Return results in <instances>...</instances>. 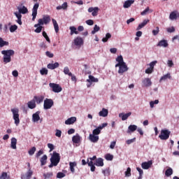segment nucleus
<instances>
[{
  "mask_svg": "<svg viewBox=\"0 0 179 179\" xmlns=\"http://www.w3.org/2000/svg\"><path fill=\"white\" fill-rule=\"evenodd\" d=\"M1 54L3 55V59L5 64H8L12 61V58L10 57L15 55V50H2Z\"/></svg>",
  "mask_w": 179,
  "mask_h": 179,
  "instance_id": "obj_1",
  "label": "nucleus"
},
{
  "mask_svg": "<svg viewBox=\"0 0 179 179\" xmlns=\"http://www.w3.org/2000/svg\"><path fill=\"white\" fill-rule=\"evenodd\" d=\"M51 22V17L48 15H43V18H40L38 20V23L34 24V27H37V26H43V24H48Z\"/></svg>",
  "mask_w": 179,
  "mask_h": 179,
  "instance_id": "obj_2",
  "label": "nucleus"
},
{
  "mask_svg": "<svg viewBox=\"0 0 179 179\" xmlns=\"http://www.w3.org/2000/svg\"><path fill=\"white\" fill-rule=\"evenodd\" d=\"M11 112L13 113V118L14 120V122L17 127L19 124H20V119H19V109L13 108L11 109Z\"/></svg>",
  "mask_w": 179,
  "mask_h": 179,
  "instance_id": "obj_3",
  "label": "nucleus"
},
{
  "mask_svg": "<svg viewBox=\"0 0 179 179\" xmlns=\"http://www.w3.org/2000/svg\"><path fill=\"white\" fill-rule=\"evenodd\" d=\"M50 162H52L53 164H56L58 166V164L59 163V162H61V155H59V153L54 151L52 155L50 157Z\"/></svg>",
  "mask_w": 179,
  "mask_h": 179,
  "instance_id": "obj_4",
  "label": "nucleus"
},
{
  "mask_svg": "<svg viewBox=\"0 0 179 179\" xmlns=\"http://www.w3.org/2000/svg\"><path fill=\"white\" fill-rule=\"evenodd\" d=\"M170 134H171V131H170L169 129H162L159 138L161 139V141H167V139L170 138Z\"/></svg>",
  "mask_w": 179,
  "mask_h": 179,
  "instance_id": "obj_5",
  "label": "nucleus"
},
{
  "mask_svg": "<svg viewBox=\"0 0 179 179\" xmlns=\"http://www.w3.org/2000/svg\"><path fill=\"white\" fill-rule=\"evenodd\" d=\"M118 73L120 75H123L124 72L128 71V66H127V63H123L122 64H115V68H118Z\"/></svg>",
  "mask_w": 179,
  "mask_h": 179,
  "instance_id": "obj_6",
  "label": "nucleus"
},
{
  "mask_svg": "<svg viewBox=\"0 0 179 179\" xmlns=\"http://www.w3.org/2000/svg\"><path fill=\"white\" fill-rule=\"evenodd\" d=\"M52 106H54V101L52 99L46 98L44 100V103H43L44 110H50V108H51Z\"/></svg>",
  "mask_w": 179,
  "mask_h": 179,
  "instance_id": "obj_7",
  "label": "nucleus"
},
{
  "mask_svg": "<svg viewBox=\"0 0 179 179\" xmlns=\"http://www.w3.org/2000/svg\"><path fill=\"white\" fill-rule=\"evenodd\" d=\"M49 86L50 87H51V89H52V92H54L55 93H59L62 92V87H61V86H59V85L58 84L50 83L49 84Z\"/></svg>",
  "mask_w": 179,
  "mask_h": 179,
  "instance_id": "obj_8",
  "label": "nucleus"
},
{
  "mask_svg": "<svg viewBox=\"0 0 179 179\" xmlns=\"http://www.w3.org/2000/svg\"><path fill=\"white\" fill-rule=\"evenodd\" d=\"M39 6H40V4L38 3H36L34 5V7L32 8V20H33V22H34V20H36V17H37V10H38Z\"/></svg>",
  "mask_w": 179,
  "mask_h": 179,
  "instance_id": "obj_9",
  "label": "nucleus"
},
{
  "mask_svg": "<svg viewBox=\"0 0 179 179\" xmlns=\"http://www.w3.org/2000/svg\"><path fill=\"white\" fill-rule=\"evenodd\" d=\"M73 43H74V45H76V47H82L85 41H83V38L82 37L78 36L74 38Z\"/></svg>",
  "mask_w": 179,
  "mask_h": 179,
  "instance_id": "obj_10",
  "label": "nucleus"
},
{
  "mask_svg": "<svg viewBox=\"0 0 179 179\" xmlns=\"http://www.w3.org/2000/svg\"><path fill=\"white\" fill-rule=\"evenodd\" d=\"M152 164H153V162L152 161H148V162H143L141 164V167L144 170H148V169H150V167H152Z\"/></svg>",
  "mask_w": 179,
  "mask_h": 179,
  "instance_id": "obj_11",
  "label": "nucleus"
},
{
  "mask_svg": "<svg viewBox=\"0 0 179 179\" xmlns=\"http://www.w3.org/2000/svg\"><path fill=\"white\" fill-rule=\"evenodd\" d=\"M142 84L144 87H149L152 85V80H150L149 78H144L142 81Z\"/></svg>",
  "mask_w": 179,
  "mask_h": 179,
  "instance_id": "obj_12",
  "label": "nucleus"
},
{
  "mask_svg": "<svg viewBox=\"0 0 179 179\" xmlns=\"http://www.w3.org/2000/svg\"><path fill=\"white\" fill-rule=\"evenodd\" d=\"M132 115V113L129 112L127 113H120L119 117L122 118V121H126V120H128V117H131Z\"/></svg>",
  "mask_w": 179,
  "mask_h": 179,
  "instance_id": "obj_13",
  "label": "nucleus"
},
{
  "mask_svg": "<svg viewBox=\"0 0 179 179\" xmlns=\"http://www.w3.org/2000/svg\"><path fill=\"white\" fill-rule=\"evenodd\" d=\"M179 17V13L177 10L173 11L169 15L170 20H177V17Z\"/></svg>",
  "mask_w": 179,
  "mask_h": 179,
  "instance_id": "obj_14",
  "label": "nucleus"
},
{
  "mask_svg": "<svg viewBox=\"0 0 179 179\" xmlns=\"http://www.w3.org/2000/svg\"><path fill=\"white\" fill-rule=\"evenodd\" d=\"M94 165L97 167H103L104 166V160L103 158H98L95 160Z\"/></svg>",
  "mask_w": 179,
  "mask_h": 179,
  "instance_id": "obj_15",
  "label": "nucleus"
},
{
  "mask_svg": "<svg viewBox=\"0 0 179 179\" xmlns=\"http://www.w3.org/2000/svg\"><path fill=\"white\" fill-rule=\"evenodd\" d=\"M15 16H16V17L17 18V20H16L17 23H18V24H20V26H22V13L20 12H15L14 13Z\"/></svg>",
  "mask_w": 179,
  "mask_h": 179,
  "instance_id": "obj_16",
  "label": "nucleus"
},
{
  "mask_svg": "<svg viewBox=\"0 0 179 179\" xmlns=\"http://www.w3.org/2000/svg\"><path fill=\"white\" fill-rule=\"evenodd\" d=\"M76 122V117H71L65 121L66 125H72Z\"/></svg>",
  "mask_w": 179,
  "mask_h": 179,
  "instance_id": "obj_17",
  "label": "nucleus"
},
{
  "mask_svg": "<svg viewBox=\"0 0 179 179\" xmlns=\"http://www.w3.org/2000/svg\"><path fill=\"white\" fill-rule=\"evenodd\" d=\"M18 12L21 13L22 15H26V13H29V9L27 8L26 6H22L21 7H18Z\"/></svg>",
  "mask_w": 179,
  "mask_h": 179,
  "instance_id": "obj_18",
  "label": "nucleus"
},
{
  "mask_svg": "<svg viewBox=\"0 0 179 179\" xmlns=\"http://www.w3.org/2000/svg\"><path fill=\"white\" fill-rule=\"evenodd\" d=\"M89 139L91 142L93 143H96V142H99V136H96L94 134H90Z\"/></svg>",
  "mask_w": 179,
  "mask_h": 179,
  "instance_id": "obj_19",
  "label": "nucleus"
},
{
  "mask_svg": "<svg viewBox=\"0 0 179 179\" xmlns=\"http://www.w3.org/2000/svg\"><path fill=\"white\" fill-rule=\"evenodd\" d=\"M32 120L34 122H38V121H40V111H37L32 115Z\"/></svg>",
  "mask_w": 179,
  "mask_h": 179,
  "instance_id": "obj_20",
  "label": "nucleus"
},
{
  "mask_svg": "<svg viewBox=\"0 0 179 179\" xmlns=\"http://www.w3.org/2000/svg\"><path fill=\"white\" fill-rule=\"evenodd\" d=\"M150 20H144L143 22L138 24V26L136 28V30H141V29H143L146 24L149 23Z\"/></svg>",
  "mask_w": 179,
  "mask_h": 179,
  "instance_id": "obj_21",
  "label": "nucleus"
},
{
  "mask_svg": "<svg viewBox=\"0 0 179 179\" xmlns=\"http://www.w3.org/2000/svg\"><path fill=\"white\" fill-rule=\"evenodd\" d=\"M59 66V63L55 62L54 64H48L47 66L48 69H57Z\"/></svg>",
  "mask_w": 179,
  "mask_h": 179,
  "instance_id": "obj_22",
  "label": "nucleus"
},
{
  "mask_svg": "<svg viewBox=\"0 0 179 179\" xmlns=\"http://www.w3.org/2000/svg\"><path fill=\"white\" fill-rule=\"evenodd\" d=\"M138 129V126L135 124H131L128 127L127 134H130V132H135Z\"/></svg>",
  "mask_w": 179,
  "mask_h": 179,
  "instance_id": "obj_23",
  "label": "nucleus"
},
{
  "mask_svg": "<svg viewBox=\"0 0 179 179\" xmlns=\"http://www.w3.org/2000/svg\"><path fill=\"white\" fill-rule=\"evenodd\" d=\"M28 108L31 110L36 108V100L32 99L31 101H28L27 103Z\"/></svg>",
  "mask_w": 179,
  "mask_h": 179,
  "instance_id": "obj_24",
  "label": "nucleus"
},
{
  "mask_svg": "<svg viewBox=\"0 0 179 179\" xmlns=\"http://www.w3.org/2000/svg\"><path fill=\"white\" fill-rule=\"evenodd\" d=\"M134 2H135V1L134 0H127L124 1L123 7L126 9H127L128 8H131V5H132Z\"/></svg>",
  "mask_w": 179,
  "mask_h": 179,
  "instance_id": "obj_25",
  "label": "nucleus"
},
{
  "mask_svg": "<svg viewBox=\"0 0 179 179\" xmlns=\"http://www.w3.org/2000/svg\"><path fill=\"white\" fill-rule=\"evenodd\" d=\"M52 22L53 23L55 31L58 33V31H59V25H58V22H57V20L54 18L52 19Z\"/></svg>",
  "mask_w": 179,
  "mask_h": 179,
  "instance_id": "obj_26",
  "label": "nucleus"
},
{
  "mask_svg": "<svg viewBox=\"0 0 179 179\" xmlns=\"http://www.w3.org/2000/svg\"><path fill=\"white\" fill-rule=\"evenodd\" d=\"M99 115L100 117H107L108 115V110L103 108L101 111L99 113Z\"/></svg>",
  "mask_w": 179,
  "mask_h": 179,
  "instance_id": "obj_27",
  "label": "nucleus"
},
{
  "mask_svg": "<svg viewBox=\"0 0 179 179\" xmlns=\"http://www.w3.org/2000/svg\"><path fill=\"white\" fill-rule=\"evenodd\" d=\"M17 143V140L16 139V138L13 137L11 138L10 148L12 149H16L17 148V147H16Z\"/></svg>",
  "mask_w": 179,
  "mask_h": 179,
  "instance_id": "obj_28",
  "label": "nucleus"
},
{
  "mask_svg": "<svg viewBox=\"0 0 179 179\" xmlns=\"http://www.w3.org/2000/svg\"><path fill=\"white\" fill-rule=\"evenodd\" d=\"M72 141L73 143H79L80 142V136L77 134L76 136L72 137Z\"/></svg>",
  "mask_w": 179,
  "mask_h": 179,
  "instance_id": "obj_29",
  "label": "nucleus"
},
{
  "mask_svg": "<svg viewBox=\"0 0 179 179\" xmlns=\"http://www.w3.org/2000/svg\"><path fill=\"white\" fill-rule=\"evenodd\" d=\"M34 100H35L37 104H40L41 103H43L44 100V97L43 96H34Z\"/></svg>",
  "mask_w": 179,
  "mask_h": 179,
  "instance_id": "obj_30",
  "label": "nucleus"
},
{
  "mask_svg": "<svg viewBox=\"0 0 179 179\" xmlns=\"http://www.w3.org/2000/svg\"><path fill=\"white\" fill-rule=\"evenodd\" d=\"M157 47H169V43H167V41L166 40H162L160 41L158 44H157Z\"/></svg>",
  "mask_w": 179,
  "mask_h": 179,
  "instance_id": "obj_31",
  "label": "nucleus"
},
{
  "mask_svg": "<svg viewBox=\"0 0 179 179\" xmlns=\"http://www.w3.org/2000/svg\"><path fill=\"white\" fill-rule=\"evenodd\" d=\"M69 29L71 31L70 32L71 36H73V34H79V31H78L76 27L72 26L69 27Z\"/></svg>",
  "mask_w": 179,
  "mask_h": 179,
  "instance_id": "obj_32",
  "label": "nucleus"
},
{
  "mask_svg": "<svg viewBox=\"0 0 179 179\" xmlns=\"http://www.w3.org/2000/svg\"><path fill=\"white\" fill-rule=\"evenodd\" d=\"M47 159L48 157L47 155H44L41 158V166H45L47 164Z\"/></svg>",
  "mask_w": 179,
  "mask_h": 179,
  "instance_id": "obj_33",
  "label": "nucleus"
},
{
  "mask_svg": "<svg viewBox=\"0 0 179 179\" xmlns=\"http://www.w3.org/2000/svg\"><path fill=\"white\" fill-rule=\"evenodd\" d=\"M116 61L117 62H118L117 64H116V65H121L122 64H125L124 61V57H122V55L120 56H118L117 58H116Z\"/></svg>",
  "mask_w": 179,
  "mask_h": 179,
  "instance_id": "obj_34",
  "label": "nucleus"
},
{
  "mask_svg": "<svg viewBox=\"0 0 179 179\" xmlns=\"http://www.w3.org/2000/svg\"><path fill=\"white\" fill-rule=\"evenodd\" d=\"M87 82H88V83H92V82H95L97 83L99 82V79L94 78V76L90 75L89 76V79L87 80Z\"/></svg>",
  "mask_w": 179,
  "mask_h": 179,
  "instance_id": "obj_35",
  "label": "nucleus"
},
{
  "mask_svg": "<svg viewBox=\"0 0 179 179\" xmlns=\"http://www.w3.org/2000/svg\"><path fill=\"white\" fill-rule=\"evenodd\" d=\"M167 79H171V75L170 74V73H168L167 74L161 77L159 83H161L162 80H167Z\"/></svg>",
  "mask_w": 179,
  "mask_h": 179,
  "instance_id": "obj_36",
  "label": "nucleus"
},
{
  "mask_svg": "<svg viewBox=\"0 0 179 179\" xmlns=\"http://www.w3.org/2000/svg\"><path fill=\"white\" fill-rule=\"evenodd\" d=\"M63 72H64V75H68L69 76H72V73L69 71V66L64 67Z\"/></svg>",
  "mask_w": 179,
  "mask_h": 179,
  "instance_id": "obj_37",
  "label": "nucleus"
},
{
  "mask_svg": "<svg viewBox=\"0 0 179 179\" xmlns=\"http://www.w3.org/2000/svg\"><path fill=\"white\" fill-rule=\"evenodd\" d=\"M0 179H10V176L8 175V173L3 172L0 176Z\"/></svg>",
  "mask_w": 179,
  "mask_h": 179,
  "instance_id": "obj_38",
  "label": "nucleus"
},
{
  "mask_svg": "<svg viewBox=\"0 0 179 179\" xmlns=\"http://www.w3.org/2000/svg\"><path fill=\"white\" fill-rule=\"evenodd\" d=\"M5 45H9V42L5 41L2 38H0V47H5Z\"/></svg>",
  "mask_w": 179,
  "mask_h": 179,
  "instance_id": "obj_39",
  "label": "nucleus"
},
{
  "mask_svg": "<svg viewBox=\"0 0 179 179\" xmlns=\"http://www.w3.org/2000/svg\"><path fill=\"white\" fill-rule=\"evenodd\" d=\"M110 38H111V34L107 33L106 37L102 38V41L103 43H107Z\"/></svg>",
  "mask_w": 179,
  "mask_h": 179,
  "instance_id": "obj_40",
  "label": "nucleus"
},
{
  "mask_svg": "<svg viewBox=\"0 0 179 179\" xmlns=\"http://www.w3.org/2000/svg\"><path fill=\"white\" fill-rule=\"evenodd\" d=\"M173 175V169L169 168L168 169H166V171H165V176L166 177H170V176Z\"/></svg>",
  "mask_w": 179,
  "mask_h": 179,
  "instance_id": "obj_41",
  "label": "nucleus"
},
{
  "mask_svg": "<svg viewBox=\"0 0 179 179\" xmlns=\"http://www.w3.org/2000/svg\"><path fill=\"white\" fill-rule=\"evenodd\" d=\"M69 166H70V170L71 171V173L73 174V173H75V166H76V163L75 162H70L69 163Z\"/></svg>",
  "mask_w": 179,
  "mask_h": 179,
  "instance_id": "obj_42",
  "label": "nucleus"
},
{
  "mask_svg": "<svg viewBox=\"0 0 179 179\" xmlns=\"http://www.w3.org/2000/svg\"><path fill=\"white\" fill-rule=\"evenodd\" d=\"M101 134V130L97 127L96 129H94L92 131V134L97 136V135H100Z\"/></svg>",
  "mask_w": 179,
  "mask_h": 179,
  "instance_id": "obj_43",
  "label": "nucleus"
},
{
  "mask_svg": "<svg viewBox=\"0 0 179 179\" xmlns=\"http://www.w3.org/2000/svg\"><path fill=\"white\" fill-rule=\"evenodd\" d=\"M40 73H41V75H42V76L48 75V70L46 68H42V69L40 70Z\"/></svg>",
  "mask_w": 179,
  "mask_h": 179,
  "instance_id": "obj_44",
  "label": "nucleus"
},
{
  "mask_svg": "<svg viewBox=\"0 0 179 179\" xmlns=\"http://www.w3.org/2000/svg\"><path fill=\"white\" fill-rule=\"evenodd\" d=\"M105 159H106V160L111 162V160H113L114 159V155H113L111 154H106L105 156Z\"/></svg>",
  "mask_w": 179,
  "mask_h": 179,
  "instance_id": "obj_45",
  "label": "nucleus"
},
{
  "mask_svg": "<svg viewBox=\"0 0 179 179\" xmlns=\"http://www.w3.org/2000/svg\"><path fill=\"white\" fill-rule=\"evenodd\" d=\"M42 36L44 37V38H45V40H46V41H48V43H51V40H50V38L48 37V35H47V32L43 31L42 32Z\"/></svg>",
  "mask_w": 179,
  "mask_h": 179,
  "instance_id": "obj_46",
  "label": "nucleus"
},
{
  "mask_svg": "<svg viewBox=\"0 0 179 179\" xmlns=\"http://www.w3.org/2000/svg\"><path fill=\"white\" fill-rule=\"evenodd\" d=\"M27 178L26 179H30L31 178V176H33V171H31V169H29L28 171L27 172Z\"/></svg>",
  "mask_w": 179,
  "mask_h": 179,
  "instance_id": "obj_47",
  "label": "nucleus"
},
{
  "mask_svg": "<svg viewBox=\"0 0 179 179\" xmlns=\"http://www.w3.org/2000/svg\"><path fill=\"white\" fill-rule=\"evenodd\" d=\"M100 31V27L97 26V24H95L94 27V30L92 31V34H96L97 31Z\"/></svg>",
  "mask_w": 179,
  "mask_h": 179,
  "instance_id": "obj_48",
  "label": "nucleus"
},
{
  "mask_svg": "<svg viewBox=\"0 0 179 179\" xmlns=\"http://www.w3.org/2000/svg\"><path fill=\"white\" fill-rule=\"evenodd\" d=\"M36 147H32V148L28 151V153H29V156H33V155H34V153H36Z\"/></svg>",
  "mask_w": 179,
  "mask_h": 179,
  "instance_id": "obj_49",
  "label": "nucleus"
},
{
  "mask_svg": "<svg viewBox=\"0 0 179 179\" xmlns=\"http://www.w3.org/2000/svg\"><path fill=\"white\" fill-rule=\"evenodd\" d=\"M36 29L34 30L35 33H41V31L43 30V25H38Z\"/></svg>",
  "mask_w": 179,
  "mask_h": 179,
  "instance_id": "obj_50",
  "label": "nucleus"
},
{
  "mask_svg": "<svg viewBox=\"0 0 179 179\" xmlns=\"http://www.w3.org/2000/svg\"><path fill=\"white\" fill-rule=\"evenodd\" d=\"M16 30H17V25L14 24V25L10 26V33H13V32L16 31Z\"/></svg>",
  "mask_w": 179,
  "mask_h": 179,
  "instance_id": "obj_51",
  "label": "nucleus"
},
{
  "mask_svg": "<svg viewBox=\"0 0 179 179\" xmlns=\"http://www.w3.org/2000/svg\"><path fill=\"white\" fill-rule=\"evenodd\" d=\"M155 104H159V100L156 99L155 101H152L150 102V106L151 108H153L155 107Z\"/></svg>",
  "mask_w": 179,
  "mask_h": 179,
  "instance_id": "obj_52",
  "label": "nucleus"
},
{
  "mask_svg": "<svg viewBox=\"0 0 179 179\" xmlns=\"http://www.w3.org/2000/svg\"><path fill=\"white\" fill-rule=\"evenodd\" d=\"M98 13H99L98 7H94V11L92 13V16H97Z\"/></svg>",
  "mask_w": 179,
  "mask_h": 179,
  "instance_id": "obj_53",
  "label": "nucleus"
},
{
  "mask_svg": "<svg viewBox=\"0 0 179 179\" xmlns=\"http://www.w3.org/2000/svg\"><path fill=\"white\" fill-rule=\"evenodd\" d=\"M131 169L129 167L127 168V171H125V177H131Z\"/></svg>",
  "mask_w": 179,
  "mask_h": 179,
  "instance_id": "obj_54",
  "label": "nucleus"
},
{
  "mask_svg": "<svg viewBox=\"0 0 179 179\" xmlns=\"http://www.w3.org/2000/svg\"><path fill=\"white\" fill-rule=\"evenodd\" d=\"M159 31H160L159 27H157L156 29L152 30L153 36H157L159 34Z\"/></svg>",
  "mask_w": 179,
  "mask_h": 179,
  "instance_id": "obj_55",
  "label": "nucleus"
},
{
  "mask_svg": "<svg viewBox=\"0 0 179 179\" xmlns=\"http://www.w3.org/2000/svg\"><path fill=\"white\" fill-rule=\"evenodd\" d=\"M136 141V138L134 137V138H133L131 139L127 140L126 141V143L127 145H131V143H134V142H135Z\"/></svg>",
  "mask_w": 179,
  "mask_h": 179,
  "instance_id": "obj_56",
  "label": "nucleus"
},
{
  "mask_svg": "<svg viewBox=\"0 0 179 179\" xmlns=\"http://www.w3.org/2000/svg\"><path fill=\"white\" fill-rule=\"evenodd\" d=\"M150 8L149 7H147L143 12L141 13V15L142 16H145V15H148V13L149 12Z\"/></svg>",
  "mask_w": 179,
  "mask_h": 179,
  "instance_id": "obj_57",
  "label": "nucleus"
},
{
  "mask_svg": "<svg viewBox=\"0 0 179 179\" xmlns=\"http://www.w3.org/2000/svg\"><path fill=\"white\" fill-rule=\"evenodd\" d=\"M166 31H168V33H174L176 28H174V27H169L166 29Z\"/></svg>",
  "mask_w": 179,
  "mask_h": 179,
  "instance_id": "obj_58",
  "label": "nucleus"
},
{
  "mask_svg": "<svg viewBox=\"0 0 179 179\" xmlns=\"http://www.w3.org/2000/svg\"><path fill=\"white\" fill-rule=\"evenodd\" d=\"M64 177H65V173H64L62 172L57 173V178H64Z\"/></svg>",
  "mask_w": 179,
  "mask_h": 179,
  "instance_id": "obj_59",
  "label": "nucleus"
},
{
  "mask_svg": "<svg viewBox=\"0 0 179 179\" xmlns=\"http://www.w3.org/2000/svg\"><path fill=\"white\" fill-rule=\"evenodd\" d=\"M61 135H62V131L61 130L56 129L55 136L61 138Z\"/></svg>",
  "mask_w": 179,
  "mask_h": 179,
  "instance_id": "obj_60",
  "label": "nucleus"
},
{
  "mask_svg": "<svg viewBox=\"0 0 179 179\" xmlns=\"http://www.w3.org/2000/svg\"><path fill=\"white\" fill-rule=\"evenodd\" d=\"M45 55H46V57H48V58H53V57H54V54L52 53V52H50V51H47V52H45Z\"/></svg>",
  "mask_w": 179,
  "mask_h": 179,
  "instance_id": "obj_61",
  "label": "nucleus"
},
{
  "mask_svg": "<svg viewBox=\"0 0 179 179\" xmlns=\"http://www.w3.org/2000/svg\"><path fill=\"white\" fill-rule=\"evenodd\" d=\"M44 154V150H40L36 154V157L38 158L41 155Z\"/></svg>",
  "mask_w": 179,
  "mask_h": 179,
  "instance_id": "obj_62",
  "label": "nucleus"
},
{
  "mask_svg": "<svg viewBox=\"0 0 179 179\" xmlns=\"http://www.w3.org/2000/svg\"><path fill=\"white\" fill-rule=\"evenodd\" d=\"M48 148H50V152H52L55 149V147L51 143H48Z\"/></svg>",
  "mask_w": 179,
  "mask_h": 179,
  "instance_id": "obj_63",
  "label": "nucleus"
},
{
  "mask_svg": "<svg viewBox=\"0 0 179 179\" xmlns=\"http://www.w3.org/2000/svg\"><path fill=\"white\" fill-rule=\"evenodd\" d=\"M156 64H157V61H153L152 62L150 63V68H152V69H153L155 68V65H156Z\"/></svg>",
  "mask_w": 179,
  "mask_h": 179,
  "instance_id": "obj_64",
  "label": "nucleus"
}]
</instances>
